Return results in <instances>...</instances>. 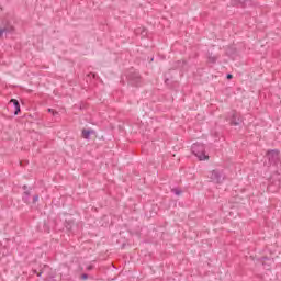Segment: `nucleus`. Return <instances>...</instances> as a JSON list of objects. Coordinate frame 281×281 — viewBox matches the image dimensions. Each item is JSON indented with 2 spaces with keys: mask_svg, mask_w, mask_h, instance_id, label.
<instances>
[{
  "mask_svg": "<svg viewBox=\"0 0 281 281\" xmlns=\"http://www.w3.org/2000/svg\"><path fill=\"white\" fill-rule=\"evenodd\" d=\"M191 151L200 161H205V159H210V156L205 154V145L203 144H193L191 147Z\"/></svg>",
  "mask_w": 281,
  "mask_h": 281,
  "instance_id": "nucleus-1",
  "label": "nucleus"
},
{
  "mask_svg": "<svg viewBox=\"0 0 281 281\" xmlns=\"http://www.w3.org/2000/svg\"><path fill=\"white\" fill-rule=\"evenodd\" d=\"M207 177L213 183H222L225 181V171L215 169L209 172Z\"/></svg>",
  "mask_w": 281,
  "mask_h": 281,
  "instance_id": "nucleus-2",
  "label": "nucleus"
},
{
  "mask_svg": "<svg viewBox=\"0 0 281 281\" xmlns=\"http://www.w3.org/2000/svg\"><path fill=\"white\" fill-rule=\"evenodd\" d=\"M267 159H269L270 164H272L273 166H278L280 161V151H278L277 149L268 151Z\"/></svg>",
  "mask_w": 281,
  "mask_h": 281,
  "instance_id": "nucleus-3",
  "label": "nucleus"
},
{
  "mask_svg": "<svg viewBox=\"0 0 281 281\" xmlns=\"http://www.w3.org/2000/svg\"><path fill=\"white\" fill-rule=\"evenodd\" d=\"M241 123H243V119L240 117V114H238V112H232L231 125L232 126H240Z\"/></svg>",
  "mask_w": 281,
  "mask_h": 281,
  "instance_id": "nucleus-4",
  "label": "nucleus"
},
{
  "mask_svg": "<svg viewBox=\"0 0 281 281\" xmlns=\"http://www.w3.org/2000/svg\"><path fill=\"white\" fill-rule=\"evenodd\" d=\"M128 81L134 85L135 87H137V85H139V74L138 72H134L132 75H128Z\"/></svg>",
  "mask_w": 281,
  "mask_h": 281,
  "instance_id": "nucleus-5",
  "label": "nucleus"
},
{
  "mask_svg": "<svg viewBox=\"0 0 281 281\" xmlns=\"http://www.w3.org/2000/svg\"><path fill=\"white\" fill-rule=\"evenodd\" d=\"M12 32H14V27L7 24L3 29H0V38L3 36V34H12Z\"/></svg>",
  "mask_w": 281,
  "mask_h": 281,
  "instance_id": "nucleus-6",
  "label": "nucleus"
},
{
  "mask_svg": "<svg viewBox=\"0 0 281 281\" xmlns=\"http://www.w3.org/2000/svg\"><path fill=\"white\" fill-rule=\"evenodd\" d=\"M11 102L15 109L14 115H19V113L21 112V104H19V100L12 99Z\"/></svg>",
  "mask_w": 281,
  "mask_h": 281,
  "instance_id": "nucleus-7",
  "label": "nucleus"
},
{
  "mask_svg": "<svg viewBox=\"0 0 281 281\" xmlns=\"http://www.w3.org/2000/svg\"><path fill=\"white\" fill-rule=\"evenodd\" d=\"M22 200L24 201V203H29V201H30V192L29 191L24 192Z\"/></svg>",
  "mask_w": 281,
  "mask_h": 281,
  "instance_id": "nucleus-8",
  "label": "nucleus"
},
{
  "mask_svg": "<svg viewBox=\"0 0 281 281\" xmlns=\"http://www.w3.org/2000/svg\"><path fill=\"white\" fill-rule=\"evenodd\" d=\"M135 34H140V36H146L147 32L143 29H138L135 31Z\"/></svg>",
  "mask_w": 281,
  "mask_h": 281,
  "instance_id": "nucleus-9",
  "label": "nucleus"
},
{
  "mask_svg": "<svg viewBox=\"0 0 281 281\" xmlns=\"http://www.w3.org/2000/svg\"><path fill=\"white\" fill-rule=\"evenodd\" d=\"M233 1V3H234V5H243V4H245V1H247V0H232Z\"/></svg>",
  "mask_w": 281,
  "mask_h": 281,
  "instance_id": "nucleus-10",
  "label": "nucleus"
},
{
  "mask_svg": "<svg viewBox=\"0 0 281 281\" xmlns=\"http://www.w3.org/2000/svg\"><path fill=\"white\" fill-rule=\"evenodd\" d=\"M82 135H83V137H85L86 139H89V136L91 135V132L85 130V131L82 132Z\"/></svg>",
  "mask_w": 281,
  "mask_h": 281,
  "instance_id": "nucleus-11",
  "label": "nucleus"
},
{
  "mask_svg": "<svg viewBox=\"0 0 281 281\" xmlns=\"http://www.w3.org/2000/svg\"><path fill=\"white\" fill-rule=\"evenodd\" d=\"M47 269H49V267L44 266V268L42 269V271L40 273H37V277L41 278L42 273H45V271H47Z\"/></svg>",
  "mask_w": 281,
  "mask_h": 281,
  "instance_id": "nucleus-12",
  "label": "nucleus"
},
{
  "mask_svg": "<svg viewBox=\"0 0 281 281\" xmlns=\"http://www.w3.org/2000/svg\"><path fill=\"white\" fill-rule=\"evenodd\" d=\"M209 63H216V56H209Z\"/></svg>",
  "mask_w": 281,
  "mask_h": 281,
  "instance_id": "nucleus-13",
  "label": "nucleus"
},
{
  "mask_svg": "<svg viewBox=\"0 0 281 281\" xmlns=\"http://www.w3.org/2000/svg\"><path fill=\"white\" fill-rule=\"evenodd\" d=\"M172 192H175V194H176L177 196H179V194H181V191H179L178 189H172Z\"/></svg>",
  "mask_w": 281,
  "mask_h": 281,
  "instance_id": "nucleus-14",
  "label": "nucleus"
},
{
  "mask_svg": "<svg viewBox=\"0 0 281 281\" xmlns=\"http://www.w3.org/2000/svg\"><path fill=\"white\" fill-rule=\"evenodd\" d=\"M48 113H53V115H58V112L54 111L53 109H48Z\"/></svg>",
  "mask_w": 281,
  "mask_h": 281,
  "instance_id": "nucleus-15",
  "label": "nucleus"
},
{
  "mask_svg": "<svg viewBox=\"0 0 281 281\" xmlns=\"http://www.w3.org/2000/svg\"><path fill=\"white\" fill-rule=\"evenodd\" d=\"M38 201V195L33 196V203H36Z\"/></svg>",
  "mask_w": 281,
  "mask_h": 281,
  "instance_id": "nucleus-16",
  "label": "nucleus"
},
{
  "mask_svg": "<svg viewBox=\"0 0 281 281\" xmlns=\"http://www.w3.org/2000/svg\"><path fill=\"white\" fill-rule=\"evenodd\" d=\"M89 276L88 274H82L81 280H88Z\"/></svg>",
  "mask_w": 281,
  "mask_h": 281,
  "instance_id": "nucleus-17",
  "label": "nucleus"
},
{
  "mask_svg": "<svg viewBox=\"0 0 281 281\" xmlns=\"http://www.w3.org/2000/svg\"><path fill=\"white\" fill-rule=\"evenodd\" d=\"M233 76L231 74L227 75V79L232 80Z\"/></svg>",
  "mask_w": 281,
  "mask_h": 281,
  "instance_id": "nucleus-18",
  "label": "nucleus"
},
{
  "mask_svg": "<svg viewBox=\"0 0 281 281\" xmlns=\"http://www.w3.org/2000/svg\"><path fill=\"white\" fill-rule=\"evenodd\" d=\"M87 269L88 271H91V269H93V266H88Z\"/></svg>",
  "mask_w": 281,
  "mask_h": 281,
  "instance_id": "nucleus-19",
  "label": "nucleus"
}]
</instances>
